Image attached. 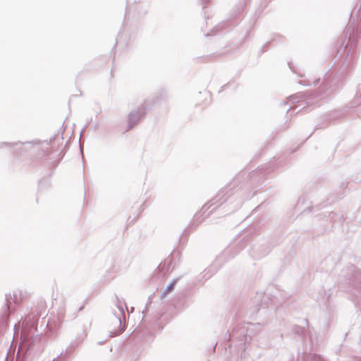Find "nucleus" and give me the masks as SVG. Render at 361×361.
<instances>
[{"mask_svg":"<svg viewBox=\"0 0 361 361\" xmlns=\"http://www.w3.org/2000/svg\"><path fill=\"white\" fill-rule=\"evenodd\" d=\"M39 317V311L35 310L24 318L22 324V342L16 361H32L43 351L41 335H35V332L37 331Z\"/></svg>","mask_w":361,"mask_h":361,"instance_id":"nucleus-1","label":"nucleus"},{"mask_svg":"<svg viewBox=\"0 0 361 361\" xmlns=\"http://www.w3.org/2000/svg\"><path fill=\"white\" fill-rule=\"evenodd\" d=\"M262 326L259 323H247L238 325L235 328L231 334H229L231 344L234 345L241 359L245 357L247 344L250 343L252 338L259 334Z\"/></svg>","mask_w":361,"mask_h":361,"instance_id":"nucleus-2","label":"nucleus"},{"mask_svg":"<svg viewBox=\"0 0 361 361\" xmlns=\"http://www.w3.org/2000/svg\"><path fill=\"white\" fill-rule=\"evenodd\" d=\"M241 193V191L235 193H233L230 191H227L226 193L224 194H223V192L219 193L209 204L203 206L202 208V213L204 214L207 210L211 209L207 214V216H209L214 211L218 209L219 207H221V209L227 214L237 210L241 206L243 200H248L254 195L253 193L252 195H247L244 198H239Z\"/></svg>","mask_w":361,"mask_h":361,"instance_id":"nucleus-3","label":"nucleus"},{"mask_svg":"<svg viewBox=\"0 0 361 361\" xmlns=\"http://www.w3.org/2000/svg\"><path fill=\"white\" fill-rule=\"evenodd\" d=\"M361 35V24L358 23L356 27L348 28L345 39L342 42V47H344V51L346 52V59L350 62L352 60L353 55L357 44L358 38Z\"/></svg>","mask_w":361,"mask_h":361,"instance_id":"nucleus-4","label":"nucleus"},{"mask_svg":"<svg viewBox=\"0 0 361 361\" xmlns=\"http://www.w3.org/2000/svg\"><path fill=\"white\" fill-rule=\"evenodd\" d=\"M273 303V300L271 299L269 295L264 293H257L255 298L252 301V305L250 306V315H255L259 307H268L270 304Z\"/></svg>","mask_w":361,"mask_h":361,"instance_id":"nucleus-5","label":"nucleus"},{"mask_svg":"<svg viewBox=\"0 0 361 361\" xmlns=\"http://www.w3.org/2000/svg\"><path fill=\"white\" fill-rule=\"evenodd\" d=\"M24 298V295L20 290L13 291V296L11 294H5L4 298V307H3V312L5 317H8L9 314L13 311L11 307L13 301L15 304H18Z\"/></svg>","mask_w":361,"mask_h":361,"instance_id":"nucleus-6","label":"nucleus"},{"mask_svg":"<svg viewBox=\"0 0 361 361\" xmlns=\"http://www.w3.org/2000/svg\"><path fill=\"white\" fill-rule=\"evenodd\" d=\"M145 111L144 107L138 106L136 109L132 110L128 115V127L126 131H128L131 130L134 126H135L141 118L145 115Z\"/></svg>","mask_w":361,"mask_h":361,"instance_id":"nucleus-7","label":"nucleus"},{"mask_svg":"<svg viewBox=\"0 0 361 361\" xmlns=\"http://www.w3.org/2000/svg\"><path fill=\"white\" fill-rule=\"evenodd\" d=\"M116 297V305L117 307V310L114 311V314L115 316V319L116 320V322L119 324V331L118 334H121L124 331L123 328L121 327L122 324V319L125 318V312L123 306H126V304L124 302H123L118 295H115Z\"/></svg>","mask_w":361,"mask_h":361,"instance_id":"nucleus-8","label":"nucleus"},{"mask_svg":"<svg viewBox=\"0 0 361 361\" xmlns=\"http://www.w3.org/2000/svg\"><path fill=\"white\" fill-rule=\"evenodd\" d=\"M27 143H23V142H1V145H2L3 147L9 148L11 152L16 155H21L25 152V145Z\"/></svg>","mask_w":361,"mask_h":361,"instance_id":"nucleus-9","label":"nucleus"},{"mask_svg":"<svg viewBox=\"0 0 361 361\" xmlns=\"http://www.w3.org/2000/svg\"><path fill=\"white\" fill-rule=\"evenodd\" d=\"M302 361H326L322 355L319 354L302 353L301 355Z\"/></svg>","mask_w":361,"mask_h":361,"instance_id":"nucleus-10","label":"nucleus"},{"mask_svg":"<svg viewBox=\"0 0 361 361\" xmlns=\"http://www.w3.org/2000/svg\"><path fill=\"white\" fill-rule=\"evenodd\" d=\"M292 332L293 334L299 336H303L305 334L306 332V328L304 326H300L298 325H294L292 327Z\"/></svg>","mask_w":361,"mask_h":361,"instance_id":"nucleus-11","label":"nucleus"},{"mask_svg":"<svg viewBox=\"0 0 361 361\" xmlns=\"http://www.w3.org/2000/svg\"><path fill=\"white\" fill-rule=\"evenodd\" d=\"M179 279H180L179 277L173 279L172 280V281L167 286L165 290L162 293L161 295H165L168 293L171 292L174 289V288H175L176 283H178V281H179Z\"/></svg>","mask_w":361,"mask_h":361,"instance_id":"nucleus-12","label":"nucleus"},{"mask_svg":"<svg viewBox=\"0 0 361 361\" xmlns=\"http://www.w3.org/2000/svg\"><path fill=\"white\" fill-rule=\"evenodd\" d=\"M355 105H361V84L357 87L356 94L353 100Z\"/></svg>","mask_w":361,"mask_h":361,"instance_id":"nucleus-13","label":"nucleus"},{"mask_svg":"<svg viewBox=\"0 0 361 361\" xmlns=\"http://www.w3.org/2000/svg\"><path fill=\"white\" fill-rule=\"evenodd\" d=\"M330 87V85L328 84V81L326 79H325L323 82L322 85L319 87V90L317 91L316 96L320 95L326 92L329 88Z\"/></svg>","mask_w":361,"mask_h":361,"instance_id":"nucleus-14","label":"nucleus"},{"mask_svg":"<svg viewBox=\"0 0 361 361\" xmlns=\"http://www.w3.org/2000/svg\"><path fill=\"white\" fill-rule=\"evenodd\" d=\"M155 307V304H153L151 301H149L146 306H145V310H142V314L144 315H147L148 313L149 312H152V310L154 309Z\"/></svg>","mask_w":361,"mask_h":361,"instance_id":"nucleus-15","label":"nucleus"},{"mask_svg":"<svg viewBox=\"0 0 361 361\" xmlns=\"http://www.w3.org/2000/svg\"><path fill=\"white\" fill-rule=\"evenodd\" d=\"M302 96V93H298L296 94L290 96L289 99L291 100L293 103H296L300 101Z\"/></svg>","mask_w":361,"mask_h":361,"instance_id":"nucleus-16","label":"nucleus"},{"mask_svg":"<svg viewBox=\"0 0 361 361\" xmlns=\"http://www.w3.org/2000/svg\"><path fill=\"white\" fill-rule=\"evenodd\" d=\"M231 250H232V248H229V249H227L226 250H225V251L224 252V253H223L221 255L219 256V257L216 259V260H215V264L219 263V262H220V261H221V258H222L223 257H224L225 255H226L228 252H230L231 251Z\"/></svg>","mask_w":361,"mask_h":361,"instance_id":"nucleus-17","label":"nucleus"},{"mask_svg":"<svg viewBox=\"0 0 361 361\" xmlns=\"http://www.w3.org/2000/svg\"><path fill=\"white\" fill-rule=\"evenodd\" d=\"M299 84H300V85H305V86H308V85H312V83L310 82V80H300V81L299 82Z\"/></svg>","mask_w":361,"mask_h":361,"instance_id":"nucleus-18","label":"nucleus"},{"mask_svg":"<svg viewBox=\"0 0 361 361\" xmlns=\"http://www.w3.org/2000/svg\"><path fill=\"white\" fill-rule=\"evenodd\" d=\"M220 28H221V26H220V25H218V26L215 27L214 28V30H212V32H214V35H216V33L219 31V30Z\"/></svg>","mask_w":361,"mask_h":361,"instance_id":"nucleus-19","label":"nucleus"},{"mask_svg":"<svg viewBox=\"0 0 361 361\" xmlns=\"http://www.w3.org/2000/svg\"><path fill=\"white\" fill-rule=\"evenodd\" d=\"M244 246L240 245V247L231 256V257H233L240 250H243Z\"/></svg>","mask_w":361,"mask_h":361,"instance_id":"nucleus-20","label":"nucleus"},{"mask_svg":"<svg viewBox=\"0 0 361 361\" xmlns=\"http://www.w3.org/2000/svg\"><path fill=\"white\" fill-rule=\"evenodd\" d=\"M202 4V6L204 7V5L209 1V0H200Z\"/></svg>","mask_w":361,"mask_h":361,"instance_id":"nucleus-21","label":"nucleus"},{"mask_svg":"<svg viewBox=\"0 0 361 361\" xmlns=\"http://www.w3.org/2000/svg\"><path fill=\"white\" fill-rule=\"evenodd\" d=\"M319 78L318 79H315L314 81H313V85L314 86H316L318 83H319Z\"/></svg>","mask_w":361,"mask_h":361,"instance_id":"nucleus-22","label":"nucleus"},{"mask_svg":"<svg viewBox=\"0 0 361 361\" xmlns=\"http://www.w3.org/2000/svg\"><path fill=\"white\" fill-rule=\"evenodd\" d=\"M44 181H41L39 184V188L41 189L42 188V185L44 184Z\"/></svg>","mask_w":361,"mask_h":361,"instance_id":"nucleus-23","label":"nucleus"},{"mask_svg":"<svg viewBox=\"0 0 361 361\" xmlns=\"http://www.w3.org/2000/svg\"><path fill=\"white\" fill-rule=\"evenodd\" d=\"M351 268H352V271H355V267H354L353 266H352V267H351Z\"/></svg>","mask_w":361,"mask_h":361,"instance_id":"nucleus-24","label":"nucleus"},{"mask_svg":"<svg viewBox=\"0 0 361 361\" xmlns=\"http://www.w3.org/2000/svg\"><path fill=\"white\" fill-rule=\"evenodd\" d=\"M292 109V107H290L288 111H287V114H289L290 111Z\"/></svg>","mask_w":361,"mask_h":361,"instance_id":"nucleus-25","label":"nucleus"},{"mask_svg":"<svg viewBox=\"0 0 361 361\" xmlns=\"http://www.w3.org/2000/svg\"><path fill=\"white\" fill-rule=\"evenodd\" d=\"M160 317L161 315H159L158 317L156 316V319L158 320L159 319H160Z\"/></svg>","mask_w":361,"mask_h":361,"instance_id":"nucleus-26","label":"nucleus"},{"mask_svg":"<svg viewBox=\"0 0 361 361\" xmlns=\"http://www.w3.org/2000/svg\"><path fill=\"white\" fill-rule=\"evenodd\" d=\"M305 323L306 324V325L307 326V319H305L304 320Z\"/></svg>","mask_w":361,"mask_h":361,"instance_id":"nucleus-27","label":"nucleus"},{"mask_svg":"<svg viewBox=\"0 0 361 361\" xmlns=\"http://www.w3.org/2000/svg\"><path fill=\"white\" fill-rule=\"evenodd\" d=\"M356 361H361L360 359H356Z\"/></svg>","mask_w":361,"mask_h":361,"instance_id":"nucleus-28","label":"nucleus"},{"mask_svg":"<svg viewBox=\"0 0 361 361\" xmlns=\"http://www.w3.org/2000/svg\"><path fill=\"white\" fill-rule=\"evenodd\" d=\"M358 12L361 13V8L358 10Z\"/></svg>","mask_w":361,"mask_h":361,"instance_id":"nucleus-29","label":"nucleus"}]
</instances>
